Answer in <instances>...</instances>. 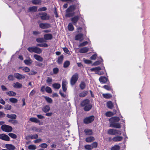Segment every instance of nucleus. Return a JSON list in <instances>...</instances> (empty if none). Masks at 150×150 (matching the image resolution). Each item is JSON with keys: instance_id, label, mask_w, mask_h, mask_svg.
I'll list each match as a JSON object with an SVG mask.
<instances>
[{"instance_id": "423d86ee", "label": "nucleus", "mask_w": 150, "mask_h": 150, "mask_svg": "<svg viewBox=\"0 0 150 150\" xmlns=\"http://www.w3.org/2000/svg\"><path fill=\"white\" fill-rule=\"evenodd\" d=\"M39 16L42 20H48L50 18V16L45 12L39 13Z\"/></svg>"}, {"instance_id": "aec40b11", "label": "nucleus", "mask_w": 150, "mask_h": 150, "mask_svg": "<svg viewBox=\"0 0 150 150\" xmlns=\"http://www.w3.org/2000/svg\"><path fill=\"white\" fill-rule=\"evenodd\" d=\"M5 146L9 150H14L16 149L15 146L11 144H6Z\"/></svg>"}, {"instance_id": "79ce46f5", "label": "nucleus", "mask_w": 150, "mask_h": 150, "mask_svg": "<svg viewBox=\"0 0 150 150\" xmlns=\"http://www.w3.org/2000/svg\"><path fill=\"white\" fill-rule=\"evenodd\" d=\"M52 86L55 89H59L61 87L60 85L58 83H55L53 84Z\"/></svg>"}, {"instance_id": "cd10ccee", "label": "nucleus", "mask_w": 150, "mask_h": 150, "mask_svg": "<svg viewBox=\"0 0 150 150\" xmlns=\"http://www.w3.org/2000/svg\"><path fill=\"white\" fill-rule=\"evenodd\" d=\"M13 87L16 88H20L22 87V85L18 82L15 83L13 84Z\"/></svg>"}, {"instance_id": "9d476101", "label": "nucleus", "mask_w": 150, "mask_h": 150, "mask_svg": "<svg viewBox=\"0 0 150 150\" xmlns=\"http://www.w3.org/2000/svg\"><path fill=\"white\" fill-rule=\"evenodd\" d=\"M40 27L42 29H46L51 27V25L48 23H40L39 24Z\"/></svg>"}, {"instance_id": "4be33fe9", "label": "nucleus", "mask_w": 150, "mask_h": 150, "mask_svg": "<svg viewBox=\"0 0 150 150\" xmlns=\"http://www.w3.org/2000/svg\"><path fill=\"white\" fill-rule=\"evenodd\" d=\"M89 50V48L87 47H85L80 49L79 52L81 53H86Z\"/></svg>"}, {"instance_id": "f8f14e48", "label": "nucleus", "mask_w": 150, "mask_h": 150, "mask_svg": "<svg viewBox=\"0 0 150 150\" xmlns=\"http://www.w3.org/2000/svg\"><path fill=\"white\" fill-rule=\"evenodd\" d=\"M0 139L6 141H9L10 139L9 137L4 134H0Z\"/></svg>"}, {"instance_id": "0e129e2a", "label": "nucleus", "mask_w": 150, "mask_h": 150, "mask_svg": "<svg viewBox=\"0 0 150 150\" xmlns=\"http://www.w3.org/2000/svg\"><path fill=\"white\" fill-rule=\"evenodd\" d=\"M32 130L38 132H41V130L40 129L37 128L35 127H32Z\"/></svg>"}, {"instance_id": "8fccbe9b", "label": "nucleus", "mask_w": 150, "mask_h": 150, "mask_svg": "<svg viewBox=\"0 0 150 150\" xmlns=\"http://www.w3.org/2000/svg\"><path fill=\"white\" fill-rule=\"evenodd\" d=\"M45 99L46 101L49 103H52V100L51 98L47 96H45Z\"/></svg>"}, {"instance_id": "5fc2aeb1", "label": "nucleus", "mask_w": 150, "mask_h": 150, "mask_svg": "<svg viewBox=\"0 0 150 150\" xmlns=\"http://www.w3.org/2000/svg\"><path fill=\"white\" fill-rule=\"evenodd\" d=\"M8 135L13 139H16L17 137V135L13 133H9L8 134Z\"/></svg>"}, {"instance_id": "f03ea898", "label": "nucleus", "mask_w": 150, "mask_h": 150, "mask_svg": "<svg viewBox=\"0 0 150 150\" xmlns=\"http://www.w3.org/2000/svg\"><path fill=\"white\" fill-rule=\"evenodd\" d=\"M75 7L74 6H71L69 7L66 10V14L65 16L67 17H70L74 15Z\"/></svg>"}, {"instance_id": "774afa93", "label": "nucleus", "mask_w": 150, "mask_h": 150, "mask_svg": "<svg viewBox=\"0 0 150 150\" xmlns=\"http://www.w3.org/2000/svg\"><path fill=\"white\" fill-rule=\"evenodd\" d=\"M47 10V8L45 7H43L40 8L38 10V11H45Z\"/></svg>"}, {"instance_id": "1a4fd4ad", "label": "nucleus", "mask_w": 150, "mask_h": 150, "mask_svg": "<svg viewBox=\"0 0 150 150\" xmlns=\"http://www.w3.org/2000/svg\"><path fill=\"white\" fill-rule=\"evenodd\" d=\"M68 82L67 80L63 79L62 81V87L63 91L65 92L67 90Z\"/></svg>"}, {"instance_id": "6e6d98bb", "label": "nucleus", "mask_w": 150, "mask_h": 150, "mask_svg": "<svg viewBox=\"0 0 150 150\" xmlns=\"http://www.w3.org/2000/svg\"><path fill=\"white\" fill-rule=\"evenodd\" d=\"M36 41L38 42H45V40L44 38H38L36 39Z\"/></svg>"}, {"instance_id": "c756f323", "label": "nucleus", "mask_w": 150, "mask_h": 150, "mask_svg": "<svg viewBox=\"0 0 150 150\" xmlns=\"http://www.w3.org/2000/svg\"><path fill=\"white\" fill-rule=\"evenodd\" d=\"M42 52V51L41 49L37 47H35L34 52L40 54Z\"/></svg>"}, {"instance_id": "e433bc0d", "label": "nucleus", "mask_w": 150, "mask_h": 150, "mask_svg": "<svg viewBox=\"0 0 150 150\" xmlns=\"http://www.w3.org/2000/svg\"><path fill=\"white\" fill-rule=\"evenodd\" d=\"M120 146L117 145H115L111 148V150H120Z\"/></svg>"}, {"instance_id": "09e8293b", "label": "nucleus", "mask_w": 150, "mask_h": 150, "mask_svg": "<svg viewBox=\"0 0 150 150\" xmlns=\"http://www.w3.org/2000/svg\"><path fill=\"white\" fill-rule=\"evenodd\" d=\"M42 1L41 0H32V3L34 4H38Z\"/></svg>"}, {"instance_id": "ddd939ff", "label": "nucleus", "mask_w": 150, "mask_h": 150, "mask_svg": "<svg viewBox=\"0 0 150 150\" xmlns=\"http://www.w3.org/2000/svg\"><path fill=\"white\" fill-rule=\"evenodd\" d=\"M14 76L18 79H24L25 77L23 75L20 74L18 73H15L14 75Z\"/></svg>"}, {"instance_id": "a211bd4d", "label": "nucleus", "mask_w": 150, "mask_h": 150, "mask_svg": "<svg viewBox=\"0 0 150 150\" xmlns=\"http://www.w3.org/2000/svg\"><path fill=\"white\" fill-rule=\"evenodd\" d=\"M120 120L119 117L117 116L113 117H111L109 119V122H118Z\"/></svg>"}, {"instance_id": "f704fd0d", "label": "nucleus", "mask_w": 150, "mask_h": 150, "mask_svg": "<svg viewBox=\"0 0 150 150\" xmlns=\"http://www.w3.org/2000/svg\"><path fill=\"white\" fill-rule=\"evenodd\" d=\"M102 88L108 91H110L112 90L111 86L109 85H104L102 86Z\"/></svg>"}, {"instance_id": "7ed1b4c3", "label": "nucleus", "mask_w": 150, "mask_h": 150, "mask_svg": "<svg viewBox=\"0 0 150 150\" xmlns=\"http://www.w3.org/2000/svg\"><path fill=\"white\" fill-rule=\"evenodd\" d=\"M108 134L109 135H115L117 134L120 135L121 134V132L119 130L110 129L108 130Z\"/></svg>"}, {"instance_id": "5701e85b", "label": "nucleus", "mask_w": 150, "mask_h": 150, "mask_svg": "<svg viewBox=\"0 0 150 150\" xmlns=\"http://www.w3.org/2000/svg\"><path fill=\"white\" fill-rule=\"evenodd\" d=\"M34 57L36 60L39 62H42L43 61V58L38 55L35 54Z\"/></svg>"}, {"instance_id": "a19ab883", "label": "nucleus", "mask_w": 150, "mask_h": 150, "mask_svg": "<svg viewBox=\"0 0 150 150\" xmlns=\"http://www.w3.org/2000/svg\"><path fill=\"white\" fill-rule=\"evenodd\" d=\"M28 149L30 150H35L36 149V146L35 145H30L28 147Z\"/></svg>"}, {"instance_id": "bf43d9fd", "label": "nucleus", "mask_w": 150, "mask_h": 150, "mask_svg": "<svg viewBox=\"0 0 150 150\" xmlns=\"http://www.w3.org/2000/svg\"><path fill=\"white\" fill-rule=\"evenodd\" d=\"M46 91L48 93H51L52 92V90L50 87L47 86L45 88Z\"/></svg>"}, {"instance_id": "39448f33", "label": "nucleus", "mask_w": 150, "mask_h": 150, "mask_svg": "<svg viewBox=\"0 0 150 150\" xmlns=\"http://www.w3.org/2000/svg\"><path fill=\"white\" fill-rule=\"evenodd\" d=\"M1 128L3 131L7 132H11L13 130L11 126L6 125H2Z\"/></svg>"}, {"instance_id": "72a5a7b5", "label": "nucleus", "mask_w": 150, "mask_h": 150, "mask_svg": "<svg viewBox=\"0 0 150 150\" xmlns=\"http://www.w3.org/2000/svg\"><path fill=\"white\" fill-rule=\"evenodd\" d=\"M30 120L31 122H34L36 123H38L40 122L39 120L35 117L30 118Z\"/></svg>"}, {"instance_id": "393cba45", "label": "nucleus", "mask_w": 150, "mask_h": 150, "mask_svg": "<svg viewBox=\"0 0 150 150\" xmlns=\"http://www.w3.org/2000/svg\"><path fill=\"white\" fill-rule=\"evenodd\" d=\"M64 57L62 55L58 57L57 60V63L59 64H62L64 59Z\"/></svg>"}, {"instance_id": "412c9836", "label": "nucleus", "mask_w": 150, "mask_h": 150, "mask_svg": "<svg viewBox=\"0 0 150 150\" xmlns=\"http://www.w3.org/2000/svg\"><path fill=\"white\" fill-rule=\"evenodd\" d=\"M85 134L87 135H91L93 132L92 129H86L84 131Z\"/></svg>"}, {"instance_id": "b1692460", "label": "nucleus", "mask_w": 150, "mask_h": 150, "mask_svg": "<svg viewBox=\"0 0 150 150\" xmlns=\"http://www.w3.org/2000/svg\"><path fill=\"white\" fill-rule=\"evenodd\" d=\"M92 108V105L91 104H89L84 107L83 110L85 111H88L91 109Z\"/></svg>"}, {"instance_id": "c9c22d12", "label": "nucleus", "mask_w": 150, "mask_h": 150, "mask_svg": "<svg viewBox=\"0 0 150 150\" xmlns=\"http://www.w3.org/2000/svg\"><path fill=\"white\" fill-rule=\"evenodd\" d=\"M88 94L87 91H83L79 94V96L81 97H84L86 96Z\"/></svg>"}, {"instance_id": "a18cd8bd", "label": "nucleus", "mask_w": 150, "mask_h": 150, "mask_svg": "<svg viewBox=\"0 0 150 150\" xmlns=\"http://www.w3.org/2000/svg\"><path fill=\"white\" fill-rule=\"evenodd\" d=\"M101 61L98 60L96 61L93 63V65L95 66H97L103 62V59L102 58H101Z\"/></svg>"}, {"instance_id": "2eb2a0df", "label": "nucleus", "mask_w": 150, "mask_h": 150, "mask_svg": "<svg viewBox=\"0 0 150 150\" xmlns=\"http://www.w3.org/2000/svg\"><path fill=\"white\" fill-rule=\"evenodd\" d=\"M104 69H105V67L104 66H103L102 67H98L95 68H92L90 69V71H96L97 72L98 71Z\"/></svg>"}, {"instance_id": "4d7b16f0", "label": "nucleus", "mask_w": 150, "mask_h": 150, "mask_svg": "<svg viewBox=\"0 0 150 150\" xmlns=\"http://www.w3.org/2000/svg\"><path fill=\"white\" fill-rule=\"evenodd\" d=\"M88 44V42L87 41H85L80 44L79 45V47L84 46L87 45Z\"/></svg>"}, {"instance_id": "c85d7f7f", "label": "nucleus", "mask_w": 150, "mask_h": 150, "mask_svg": "<svg viewBox=\"0 0 150 150\" xmlns=\"http://www.w3.org/2000/svg\"><path fill=\"white\" fill-rule=\"evenodd\" d=\"M102 95L104 98L107 99H110L112 97V95L110 93H103Z\"/></svg>"}, {"instance_id": "4468645a", "label": "nucleus", "mask_w": 150, "mask_h": 150, "mask_svg": "<svg viewBox=\"0 0 150 150\" xmlns=\"http://www.w3.org/2000/svg\"><path fill=\"white\" fill-rule=\"evenodd\" d=\"M90 100L87 99H86L83 100L81 103V105L82 107H84L90 104Z\"/></svg>"}, {"instance_id": "2f4dec72", "label": "nucleus", "mask_w": 150, "mask_h": 150, "mask_svg": "<svg viewBox=\"0 0 150 150\" xmlns=\"http://www.w3.org/2000/svg\"><path fill=\"white\" fill-rule=\"evenodd\" d=\"M37 8L36 6H33L31 7L28 8V12H36L37 11Z\"/></svg>"}, {"instance_id": "de8ad7c7", "label": "nucleus", "mask_w": 150, "mask_h": 150, "mask_svg": "<svg viewBox=\"0 0 150 150\" xmlns=\"http://www.w3.org/2000/svg\"><path fill=\"white\" fill-rule=\"evenodd\" d=\"M84 148L88 150H91L93 149L91 145H86L84 146Z\"/></svg>"}, {"instance_id": "20e7f679", "label": "nucleus", "mask_w": 150, "mask_h": 150, "mask_svg": "<svg viewBox=\"0 0 150 150\" xmlns=\"http://www.w3.org/2000/svg\"><path fill=\"white\" fill-rule=\"evenodd\" d=\"M94 115H91L85 118L83 120V122L85 124H88L92 123L94 120Z\"/></svg>"}, {"instance_id": "13d9d810", "label": "nucleus", "mask_w": 150, "mask_h": 150, "mask_svg": "<svg viewBox=\"0 0 150 150\" xmlns=\"http://www.w3.org/2000/svg\"><path fill=\"white\" fill-rule=\"evenodd\" d=\"M68 28L69 30L71 31L73 30L74 28L73 25L71 23L69 24L68 26Z\"/></svg>"}, {"instance_id": "3c124183", "label": "nucleus", "mask_w": 150, "mask_h": 150, "mask_svg": "<svg viewBox=\"0 0 150 150\" xmlns=\"http://www.w3.org/2000/svg\"><path fill=\"white\" fill-rule=\"evenodd\" d=\"M37 46L43 47H48V45L46 43H44L43 44H38L37 45Z\"/></svg>"}, {"instance_id": "9b49d317", "label": "nucleus", "mask_w": 150, "mask_h": 150, "mask_svg": "<svg viewBox=\"0 0 150 150\" xmlns=\"http://www.w3.org/2000/svg\"><path fill=\"white\" fill-rule=\"evenodd\" d=\"M83 39V35L82 33H79L76 35V40H78L81 42Z\"/></svg>"}, {"instance_id": "4c0bfd02", "label": "nucleus", "mask_w": 150, "mask_h": 150, "mask_svg": "<svg viewBox=\"0 0 150 150\" xmlns=\"http://www.w3.org/2000/svg\"><path fill=\"white\" fill-rule=\"evenodd\" d=\"M71 84L72 85H73L75 84V75H73L72 77L70 80Z\"/></svg>"}, {"instance_id": "69168bd1", "label": "nucleus", "mask_w": 150, "mask_h": 150, "mask_svg": "<svg viewBox=\"0 0 150 150\" xmlns=\"http://www.w3.org/2000/svg\"><path fill=\"white\" fill-rule=\"evenodd\" d=\"M8 79L10 81H13L14 79V76L12 75H9L8 76Z\"/></svg>"}, {"instance_id": "a878e982", "label": "nucleus", "mask_w": 150, "mask_h": 150, "mask_svg": "<svg viewBox=\"0 0 150 150\" xmlns=\"http://www.w3.org/2000/svg\"><path fill=\"white\" fill-rule=\"evenodd\" d=\"M106 105L107 107L110 109H112L114 107V105L112 102L110 101L107 102Z\"/></svg>"}, {"instance_id": "58836bf2", "label": "nucleus", "mask_w": 150, "mask_h": 150, "mask_svg": "<svg viewBox=\"0 0 150 150\" xmlns=\"http://www.w3.org/2000/svg\"><path fill=\"white\" fill-rule=\"evenodd\" d=\"M7 117L9 118L15 119L16 118V115L15 114L7 115Z\"/></svg>"}, {"instance_id": "dca6fc26", "label": "nucleus", "mask_w": 150, "mask_h": 150, "mask_svg": "<svg viewBox=\"0 0 150 150\" xmlns=\"http://www.w3.org/2000/svg\"><path fill=\"white\" fill-rule=\"evenodd\" d=\"M24 62L25 65L29 66L32 64L33 61L30 58H28L25 59L24 61Z\"/></svg>"}, {"instance_id": "0eeeda50", "label": "nucleus", "mask_w": 150, "mask_h": 150, "mask_svg": "<svg viewBox=\"0 0 150 150\" xmlns=\"http://www.w3.org/2000/svg\"><path fill=\"white\" fill-rule=\"evenodd\" d=\"M110 127L120 129L121 127L120 124L119 122H110Z\"/></svg>"}, {"instance_id": "603ef678", "label": "nucleus", "mask_w": 150, "mask_h": 150, "mask_svg": "<svg viewBox=\"0 0 150 150\" xmlns=\"http://www.w3.org/2000/svg\"><path fill=\"white\" fill-rule=\"evenodd\" d=\"M69 62L68 61H66L64 62V64L63 67L65 68H67L69 66Z\"/></svg>"}, {"instance_id": "6ab92c4d", "label": "nucleus", "mask_w": 150, "mask_h": 150, "mask_svg": "<svg viewBox=\"0 0 150 150\" xmlns=\"http://www.w3.org/2000/svg\"><path fill=\"white\" fill-rule=\"evenodd\" d=\"M123 137L122 136H116L113 137L112 140L115 142L121 141L123 139Z\"/></svg>"}, {"instance_id": "bb28decb", "label": "nucleus", "mask_w": 150, "mask_h": 150, "mask_svg": "<svg viewBox=\"0 0 150 150\" xmlns=\"http://www.w3.org/2000/svg\"><path fill=\"white\" fill-rule=\"evenodd\" d=\"M95 140L94 137L92 136L86 138V141L87 142L90 143Z\"/></svg>"}, {"instance_id": "338daca9", "label": "nucleus", "mask_w": 150, "mask_h": 150, "mask_svg": "<svg viewBox=\"0 0 150 150\" xmlns=\"http://www.w3.org/2000/svg\"><path fill=\"white\" fill-rule=\"evenodd\" d=\"M97 57V55L96 54H94L93 55L90 57L91 59L92 60H95Z\"/></svg>"}, {"instance_id": "e2e57ef3", "label": "nucleus", "mask_w": 150, "mask_h": 150, "mask_svg": "<svg viewBox=\"0 0 150 150\" xmlns=\"http://www.w3.org/2000/svg\"><path fill=\"white\" fill-rule=\"evenodd\" d=\"M23 68V71L25 72H28L30 71V69L27 67H24Z\"/></svg>"}, {"instance_id": "052dcab7", "label": "nucleus", "mask_w": 150, "mask_h": 150, "mask_svg": "<svg viewBox=\"0 0 150 150\" xmlns=\"http://www.w3.org/2000/svg\"><path fill=\"white\" fill-rule=\"evenodd\" d=\"M47 145L45 143L41 144L39 146L43 148H45L47 147Z\"/></svg>"}, {"instance_id": "ea45409f", "label": "nucleus", "mask_w": 150, "mask_h": 150, "mask_svg": "<svg viewBox=\"0 0 150 150\" xmlns=\"http://www.w3.org/2000/svg\"><path fill=\"white\" fill-rule=\"evenodd\" d=\"M86 85L84 81H82L80 85V87L81 90L84 89L86 87Z\"/></svg>"}, {"instance_id": "49530a36", "label": "nucleus", "mask_w": 150, "mask_h": 150, "mask_svg": "<svg viewBox=\"0 0 150 150\" xmlns=\"http://www.w3.org/2000/svg\"><path fill=\"white\" fill-rule=\"evenodd\" d=\"M9 100L10 102L14 103H16L18 102V100L13 98H10Z\"/></svg>"}, {"instance_id": "864d4df0", "label": "nucleus", "mask_w": 150, "mask_h": 150, "mask_svg": "<svg viewBox=\"0 0 150 150\" xmlns=\"http://www.w3.org/2000/svg\"><path fill=\"white\" fill-rule=\"evenodd\" d=\"M8 122L11 123L14 125H15L18 123V122L17 120H9Z\"/></svg>"}, {"instance_id": "473e14b6", "label": "nucleus", "mask_w": 150, "mask_h": 150, "mask_svg": "<svg viewBox=\"0 0 150 150\" xmlns=\"http://www.w3.org/2000/svg\"><path fill=\"white\" fill-rule=\"evenodd\" d=\"M50 110L49 106L46 105L42 109V110L45 112H48Z\"/></svg>"}, {"instance_id": "37998d69", "label": "nucleus", "mask_w": 150, "mask_h": 150, "mask_svg": "<svg viewBox=\"0 0 150 150\" xmlns=\"http://www.w3.org/2000/svg\"><path fill=\"white\" fill-rule=\"evenodd\" d=\"M6 93L8 96H15L16 95V93L13 91H10L7 92Z\"/></svg>"}, {"instance_id": "7c9ffc66", "label": "nucleus", "mask_w": 150, "mask_h": 150, "mask_svg": "<svg viewBox=\"0 0 150 150\" xmlns=\"http://www.w3.org/2000/svg\"><path fill=\"white\" fill-rule=\"evenodd\" d=\"M28 137L31 139H36L38 137V136L37 134H35L33 135H30L28 136Z\"/></svg>"}, {"instance_id": "f3484780", "label": "nucleus", "mask_w": 150, "mask_h": 150, "mask_svg": "<svg viewBox=\"0 0 150 150\" xmlns=\"http://www.w3.org/2000/svg\"><path fill=\"white\" fill-rule=\"evenodd\" d=\"M53 38L52 35L51 34H45L44 35V40H51Z\"/></svg>"}, {"instance_id": "c03bdc74", "label": "nucleus", "mask_w": 150, "mask_h": 150, "mask_svg": "<svg viewBox=\"0 0 150 150\" xmlns=\"http://www.w3.org/2000/svg\"><path fill=\"white\" fill-rule=\"evenodd\" d=\"M114 115L113 113L111 111H108L105 113V115L108 117H110Z\"/></svg>"}, {"instance_id": "f257e3e1", "label": "nucleus", "mask_w": 150, "mask_h": 150, "mask_svg": "<svg viewBox=\"0 0 150 150\" xmlns=\"http://www.w3.org/2000/svg\"><path fill=\"white\" fill-rule=\"evenodd\" d=\"M79 3L76 0V24L79 21V24L78 25L79 26L77 29V32L78 33L81 32L82 30V27L84 25V19L83 18V16L80 13V10H79Z\"/></svg>"}, {"instance_id": "6e6552de", "label": "nucleus", "mask_w": 150, "mask_h": 150, "mask_svg": "<svg viewBox=\"0 0 150 150\" xmlns=\"http://www.w3.org/2000/svg\"><path fill=\"white\" fill-rule=\"evenodd\" d=\"M99 81L100 83H105L108 82V84L110 83V82L108 78L104 76H101L99 79Z\"/></svg>"}, {"instance_id": "680f3d73", "label": "nucleus", "mask_w": 150, "mask_h": 150, "mask_svg": "<svg viewBox=\"0 0 150 150\" xmlns=\"http://www.w3.org/2000/svg\"><path fill=\"white\" fill-rule=\"evenodd\" d=\"M91 145L93 149V148H96L98 146V143L96 142H93L91 144Z\"/></svg>"}]
</instances>
